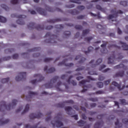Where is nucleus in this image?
<instances>
[{
	"mask_svg": "<svg viewBox=\"0 0 128 128\" xmlns=\"http://www.w3.org/2000/svg\"><path fill=\"white\" fill-rule=\"evenodd\" d=\"M86 18V15H80L77 16L78 20H84Z\"/></svg>",
	"mask_w": 128,
	"mask_h": 128,
	"instance_id": "52",
	"label": "nucleus"
},
{
	"mask_svg": "<svg viewBox=\"0 0 128 128\" xmlns=\"http://www.w3.org/2000/svg\"><path fill=\"white\" fill-rule=\"evenodd\" d=\"M48 72V74H52V72H55L56 69L54 68H50L48 70V66H45L44 68V72Z\"/></svg>",
	"mask_w": 128,
	"mask_h": 128,
	"instance_id": "20",
	"label": "nucleus"
},
{
	"mask_svg": "<svg viewBox=\"0 0 128 128\" xmlns=\"http://www.w3.org/2000/svg\"><path fill=\"white\" fill-rule=\"evenodd\" d=\"M77 8L78 10H84V6H77Z\"/></svg>",
	"mask_w": 128,
	"mask_h": 128,
	"instance_id": "56",
	"label": "nucleus"
},
{
	"mask_svg": "<svg viewBox=\"0 0 128 128\" xmlns=\"http://www.w3.org/2000/svg\"><path fill=\"white\" fill-rule=\"evenodd\" d=\"M58 80H60V77H58V76H54V78L50 80V84H44L45 88H52V86H50L52 82H53V84H54V82H56Z\"/></svg>",
	"mask_w": 128,
	"mask_h": 128,
	"instance_id": "11",
	"label": "nucleus"
},
{
	"mask_svg": "<svg viewBox=\"0 0 128 128\" xmlns=\"http://www.w3.org/2000/svg\"><path fill=\"white\" fill-rule=\"evenodd\" d=\"M38 50H40V48H34L30 50L29 52H38Z\"/></svg>",
	"mask_w": 128,
	"mask_h": 128,
	"instance_id": "46",
	"label": "nucleus"
},
{
	"mask_svg": "<svg viewBox=\"0 0 128 128\" xmlns=\"http://www.w3.org/2000/svg\"><path fill=\"white\" fill-rule=\"evenodd\" d=\"M94 39V37L90 36V37H86L84 38L85 42H90L92 40Z\"/></svg>",
	"mask_w": 128,
	"mask_h": 128,
	"instance_id": "41",
	"label": "nucleus"
},
{
	"mask_svg": "<svg viewBox=\"0 0 128 128\" xmlns=\"http://www.w3.org/2000/svg\"><path fill=\"white\" fill-rule=\"evenodd\" d=\"M84 70V66H82L76 69L75 70L76 72H80V70Z\"/></svg>",
	"mask_w": 128,
	"mask_h": 128,
	"instance_id": "58",
	"label": "nucleus"
},
{
	"mask_svg": "<svg viewBox=\"0 0 128 128\" xmlns=\"http://www.w3.org/2000/svg\"><path fill=\"white\" fill-rule=\"evenodd\" d=\"M104 94V92L102 90H98L94 93H90L89 94V96H92V94Z\"/></svg>",
	"mask_w": 128,
	"mask_h": 128,
	"instance_id": "26",
	"label": "nucleus"
},
{
	"mask_svg": "<svg viewBox=\"0 0 128 128\" xmlns=\"http://www.w3.org/2000/svg\"><path fill=\"white\" fill-rule=\"evenodd\" d=\"M111 14H110L108 16V20H112V18H118V14H124V12L121 10H118L116 11V9L114 8L112 10L110 11Z\"/></svg>",
	"mask_w": 128,
	"mask_h": 128,
	"instance_id": "5",
	"label": "nucleus"
},
{
	"mask_svg": "<svg viewBox=\"0 0 128 128\" xmlns=\"http://www.w3.org/2000/svg\"><path fill=\"white\" fill-rule=\"evenodd\" d=\"M25 128H38V124L32 126L30 124H26L25 125Z\"/></svg>",
	"mask_w": 128,
	"mask_h": 128,
	"instance_id": "34",
	"label": "nucleus"
},
{
	"mask_svg": "<svg viewBox=\"0 0 128 128\" xmlns=\"http://www.w3.org/2000/svg\"><path fill=\"white\" fill-rule=\"evenodd\" d=\"M1 8L5 10H10V8L8 6H6V5L4 4H1Z\"/></svg>",
	"mask_w": 128,
	"mask_h": 128,
	"instance_id": "43",
	"label": "nucleus"
},
{
	"mask_svg": "<svg viewBox=\"0 0 128 128\" xmlns=\"http://www.w3.org/2000/svg\"><path fill=\"white\" fill-rule=\"evenodd\" d=\"M96 86L99 88H102L104 87V83L102 82H98L96 83Z\"/></svg>",
	"mask_w": 128,
	"mask_h": 128,
	"instance_id": "40",
	"label": "nucleus"
},
{
	"mask_svg": "<svg viewBox=\"0 0 128 128\" xmlns=\"http://www.w3.org/2000/svg\"><path fill=\"white\" fill-rule=\"evenodd\" d=\"M124 76V71L122 70L116 72V74L113 76V78H122Z\"/></svg>",
	"mask_w": 128,
	"mask_h": 128,
	"instance_id": "18",
	"label": "nucleus"
},
{
	"mask_svg": "<svg viewBox=\"0 0 128 128\" xmlns=\"http://www.w3.org/2000/svg\"><path fill=\"white\" fill-rule=\"evenodd\" d=\"M120 102H121V104L123 106H126V100L122 99L120 100Z\"/></svg>",
	"mask_w": 128,
	"mask_h": 128,
	"instance_id": "57",
	"label": "nucleus"
},
{
	"mask_svg": "<svg viewBox=\"0 0 128 128\" xmlns=\"http://www.w3.org/2000/svg\"><path fill=\"white\" fill-rule=\"evenodd\" d=\"M43 116L42 114L40 113V112H38V114L32 113L30 114L29 116L30 120H34V118H42Z\"/></svg>",
	"mask_w": 128,
	"mask_h": 128,
	"instance_id": "10",
	"label": "nucleus"
},
{
	"mask_svg": "<svg viewBox=\"0 0 128 128\" xmlns=\"http://www.w3.org/2000/svg\"><path fill=\"white\" fill-rule=\"evenodd\" d=\"M18 102V100H12V104H9L8 106H6V103L4 101H2L0 104V112H2V108H6L7 110H10L11 108H14V106H16V103Z\"/></svg>",
	"mask_w": 128,
	"mask_h": 128,
	"instance_id": "1",
	"label": "nucleus"
},
{
	"mask_svg": "<svg viewBox=\"0 0 128 128\" xmlns=\"http://www.w3.org/2000/svg\"><path fill=\"white\" fill-rule=\"evenodd\" d=\"M100 46L101 48H102L100 50L102 54H108V50L106 48V43L101 44Z\"/></svg>",
	"mask_w": 128,
	"mask_h": 128,
	"instance_id": "17",
	"label": "nucleus"
},
{
	"mask_svg": "<svg viewBox=\"0 0 128 128\" xmlns=\"http://www.w3.org/2000/svg\"><path fill=\"white\" fill-rule=\"evenodd\" d=\"M28 28L29 29L36 28V30H44V26H41L40 24L36 26V24L32 22H30L28 25Z\"/></svg>",
	"mask_w": 128,
	"mask_h": 128,
	"instance_id": "6",
	"label": "nucleus"
},
{
	"mask_svg": "<svg viewBox=\"0 0 128 128\" xmlns=\"http://www.w3.org/2000/svg\"><path fill=\"white\" fill-rule=\"evenodd\" d=\"M66 60H66V59L64 60H63V62L58 63V66H62V65L64 64L66 66H68L69 68H70V67L72 66H74V64H72V63L66 64Z\"/></svg>",
	"mask_w": 128,
	"mask_h": 128,
	"instance_id": "19",
	"label": "nucleus"
},
{
	"mask_svg": "<svg viewBox=\"0 0 128 128\" xmlns=\"http://www.w3.org/2000/svg\"><path fill=\"white\" fill-rule=\"evenodd\" d=\"M34 78H38V80H36V79L34 80L30 81L31 84H36V82H42V80H44V78L40 74H34Z\"/></svg>",
	"mask_w": 128,
	"mask_h": 128,
	"instance_id": "8",
	"label": "nucleus"
},
{
	"mask_svg": "<svg viewBox=\"0 0 128 128\" xmlns=\"http://www.w3.org/2000/svg\"><path fill=\"white\" fill-rule=\"evenodd\" d=\"M68 12L72 14V16H76V14H80V12L76 10H69Z\"/></svg>",
	"mask_w": 128,
	"mask_h": 128,
	"instance_id": "22",
	"label": "nucleus"
},
{
	"mask_svg": "<svg viewBox=\"0 0 128 128\" xmlns=\"http://www.w3.org/2000/svg\"><path fill=\"white\" fill-rule=\"evenodd\" d=\"M90 14L91 16H97L98 18H102V16H100V14L98 12V14H94L92 12H90Z\"/></svg>",
	"mask_w": 128,
	"mask_h": 128,
	"instance_id": "30",
	"label": "nucleus"
},
{
	"mask_svg": "<svg viewBox=\"0 0 128 128\" xmlns=\"http://www.w3.org/2000/svg\"><path fill=\"white\" fill-rule=\"evenodd\" d=\"M28 94H29V96H30V98H32V96H36V95H38V93H36V92H28Z\"/></svg>",
	"mask_w": 128,
	"mask_h": 128,
	"instance_id": "37",
	"label": "nucleus"
},
{
	"mask_svg": "<svg viewBox=\"0 0 128 128\" xmlns=\"http://www.w3.org/2000/svg\"><path fill=\"white\" fill-rule=\"evenodd\" d=\"M89 32H90V29H86L82 31V35L83 36H86V34H89Z\"/></svg>",
	"mask_w": 128,
	"mask_h": 128,
	"instance_id": "35",
	"label": "nucleus"
},
{
	"mask_svg": "<svg viewBox=\"0 0 128 128\" xmlns=\"http://www.w3.org/2000/svg\"><path fill=\"white\" fill-rule=\"evenodd\" d=\"M10 82V78H2L1 80V82L2 84H6V82Z\"/></svg>",
	"mask_w": 128,
	"mask_h": 128,
	"instance_id": "33",
	"label": "nucleus"
},
{
	"mask_svg": "<svg viewBox=\"0 0 128 128\" xmlns=\"http://www.w3.org/2000/svg\"><path fill=\"white\" fill-rule=\"evenodd\" d=\"M10 56H7V57H5L4 58H0V62H2V60L5 61V60H10Z\"/></svg>",
	"mask_w": 128,
	"mask_h": 128,
	"instance_id": "45",
	"label": "nucleus"
},
{
	"mask_svg": "<svg viewBox=\"0 0 128 128\" xmlns=\"http://www.w3.org/2000/svg\"><path fill=\"white\" fill-rule=\"evenodd\" d=\"M122 122L123 124H128V119L124 118L122 120Z\"/></svg>",
	"mask_w": 128,
	"mask_h": 128,
	"instance_id": "59",
	"label": "nucleus"
},
{
	"mask_svg": "<svg viewBox=\"0 0 128 128\" xmlns=\"http://www.w3.org/2000/svg\"><path fill=\"white\" fill-rule=\"evenodd\" d=\"M104 78H106L104 76L102 75H100L99 76L98 80L102 81L104 80Z\"/></svg>",
	"mask_w": 128,
	"mask_h": 128,
	"instance_id": "55",
	"label": "nucleus"
},
{
	"mask_svg": "<svg viewBox=\"0 0 128 128\" xmlns=\"http://www.w3.org/2000/svg\"><path fill=\"white\" fill-rule=\"evenodd\" d=\"M102 58H98L96 61V64H94V60H92L90 63L89 64H90L92 68H96V66L100 64H102Z\"/></svg>",
	"mask_w": 128,
	"mask_h": 128,
	"instance_id": "13",
	"label": "nucleus"
},
{
	"mask_svg": "<svg viewBox=\"0 0 128 128\" xmlns=\"http://www.w3.org/2000/svg\"><path fill=\"white\" fill-rule=\"evenodd\" d=\"M94 50V48L92 46H89L88 48V51H84L85 54H88V52H90Z\"/></svg>",
	"mask_w": 128,
	"mask_h": 128,
	"instance_id": "38",
	"label": "nucleus"
},
{
	"mask_svg": "<svg viewBox=\"0 0 128 128\" xmlns=\"http://www.w3.org/2000/svg\"><path fill=\"white\" fill-rule=\"evenodd\" d=\"M56 28H58V30H62L64 28V25L62 24H59V25H56Z\"/></svg>",
	"mask_w": 128,
	"mask_h": 128,
	"instance_id": "48",
	"label": "nucleus"
},
{
	"mask_svg": "<svg viewBox=\"0 0 128 128\" xmlns=\"http://www.w3.org/2000/svg\"><path fill=\"white\" fill-rule=\"evenodd\" d=\"M110 2V0H92V2Z\"/></svg>",
	"mask_w": 128,
	"mask_h": 128,
	"instance_id": "36",
	"label": "nucleus"
},
{
	"mask_svg": "<svg viewBox=\"0 0 128 128\" xmlns=\"http://www.w3.org/2000/svg\"><path fill=\"white\" fill-rule=\"evenodd\" d=\"M96 8L98 10H101V12H106V9L103 8L102 6L100 5L96 6Z\"/></svg>",
	"mask_w": 128,
	"mask_h": 128,
	"instance_id": "31",
	"label": "nucleus"
},
{
	"mask_svg": "<svg viewBox=\"0 0 128 128\" xmlns=\"http://www.w3.org/2000/svg\"><path fill=\"white\" fill-rule=\"evenodd\" d=\"M29 110H30V104H27L26 106V108L22 112V114H26V112H28Z\"/></svg>",
	"mask_w": 128,
	"mask_h": 128,
	"instance_id": "28",
	"label": "nucleus"
},
{
	"mask_svg": "<svg viewBox=\"0 0 128 128\" xmlns=\"http://www.w3.org/2000/svg\"><path fill=\"white\" fill-rule=\"evenodd\" d=\"M74 78L73 76H70L68 79L67 80L66 82L68 84H70V80H72V78Z\"/></svg>",
	"mask_w": 128,
	"mask_h": 128,
	"instance_id": "61",
	"label": "nucleus"
},
{
	"mask_svg": "<svg viewBox=\"0 0 128 128\" xmlns=\"http://www.w3.org/2000/svg\"><path fill=\"white\" fill-rule=\"evenodd\" d=\"M64 36H70V31H66L64 32Z\"/></svg>",
	"mask_w": 128,
	"mask_h": 128,
	"instance_id": "51",
	"label": "nucleus"
},
{
	"mask_svg": "<svg viewBox=\"0 0 128 128\" xmlns=\"http://www.w3.org/2000/svg\"><path fill=\"white\" fill-rule=\"evenodd\" d=\"M88 100H90V102H98V98H90Z\"/></svg>",
	"mask_w": 128,
	"mask_h": 128,
	"instance_id": "50",
	"label": "nucleus"
},
{
	"mask_svg": "<svg viewBox=\"0 0 128 128\" xmlns=\"http://www.w3.org/2000/svg\"><path fill=\"white\" fill-rule=\"evenodd\" d=\"M90 82V80H82L81 82H79V84L80 86V84H82L83 85V88H92V85L91 84H88V85H84L86 84V82Z\"/></svg>",
	"mask_w": 128,
	"mask_h": 128,
	"instance_id": "16",
	"label": "nucleus"
},
{
	"mask_svg": "<svg viewBox=\"0 0 128 128\" xmlns=\"http://www.w3.org/2000/svg\"><path fill=\"white\" fill-rule=\"evenodd\" d=\"M51 114H52V112H50L48 114H47L48 116H49L46 118V122H50V120L52 118V116H50Z\"/></svg>",
	"mask_w": 128,
	"mask_h": 128,
	"instance_id": "47",
	"label": "nucleus"
},
{
	"mask_svg": "<svg viewBox=\"0 0 128 128\" xmlns=\"http://www.w3.org/2000/svg\"><path fill=\"white\" fill-rule=\"evenodd\" d=\"M55 118L57 120L55 121V123L54 124L52 122H51L54 128L56 124L57 128H60V126H62L64 124L60 121L62 120V115L60 114H58L57 116L55 117Z\"/></svg>",
	"mask_w": 128,
	"mask_h": 128,
	"instance_id": "4",
	"label": "nucleus"
},
{
	"mask_svg": "<svg viewBox=\"0 0 128 128\" xmlns=\"http://www.w3.org/2000/svg\"><path fill=\"white\" fill-rule=\"evenodd\" d=\"M36 10L38 14H42V16H46V11L42 8H36Z\"/></svg>",
	"mask_w": 128,
	"mask_h": 128,
	"instance_id": "15",
	"label": "nucleus"
},
{
	"mask_svg": "<svg viewBox=\"0 0 128 128\" xmlns=\"http://www.w3.org/2000/svg\"><path fill=\"white\" fill-rule=\"evenodd\" d=\"M120 4L123 6H128V2L126 1L120 2Z\"/></svg>",
	"mask_w": 128,
	"mask_h": 128,
	"instance_id": "49",
	"label": "nucleus"
},
{
	"mask_svg": "<svg viewBox=\"0 0 128 128\" xmlns=\"http://www.w3.org/2000/svg\"><path fill=\"white\" fill-rule=\"evenodd\" d=\"M18 3V0H12L10 1V4H16Z\"/></svg>",
	"mask_w": 128,
	"mask_h": 128,
	"instance_id": "53",
	"label": "nucleus"
},
{
	"mask_svg": "<svg viewBox=\"0 0 128 128\" xmlns=\"http://www.w3.org/2000/svg\"><path fill=\"white\" fill-rule=\"evenodd\" d=\"M82 58V56H76V58H75V60H80H80L79 61V64H82V62H84L85 60H86V58Z\"/></svg>",
	"mask_w": 128,
	"mask_h": 128,
	"instance_id": "21",
	"label": "nucleus"
},
{
	"mask_svg": "<svg viewBox=\"0 0 128 128\" xmlns=\"http://www.w3.org/2000/svg\"><path fill=\"white\" fill-rule=\"evenodd\" d=\"M77 122H78L79 126H84L86 124V122H84V121L82 120H80L78 121Z\"/></svg>",
	"mask_w": 128,
	"mask_h": 128,
	"instance_id": "29",
	"label": "nucleus"
},
{
	"mask_svg": "<svg viewBox=\"0 0 128 128\" xmlns=\"http://www.w3.org/2000/svg\"><path fill=\"white\" fill-rule=\"evenodd\" d=\"M82 0H70V2H74L75 4H80Z\"/></svg>",
	"mask_w": 128,
	"mask_h": 128,
	"instance_id": "42",
	"label": "nucleus"
},
{
	"mask_svg": "<svg viewBox=\"0 0 128 128\" xmlns=\"http://www.w3.org/2000/svg\"><path fill=\"white\" fill-rule=\"evenodd\" d=\"M66 8H74V4H70L69 5H66Z\"/></svg>",
	"mask_w": 128,
	"mask_h": 128,
	"instance_id": "63",
	"label": "nucleus"
},
{
	"mask_svg": "<svg viewBox=\"0 0 128 128\" xmlns=\"http://www.w3.org/2000/svg\"><path fill=\"white\" fill-rule=\"evenodd\" d=\"M26 76V72H20L18 76L16 77V82H20V80H24Z\"/></svg>",
	"mask_w": 128,
	"mask_h": 128,
	"instance_id": "9",
	"label": "nucleus"
},
{
	"mask_svg": "<svg viewBox=\"0 0 128 128\" xmlns=\"http://www.w3.org/2000/svg\"><path fill=\"white\" fill-rule=\"evenodd\" d=\"M44 36L45 38H49L48 41L46 40V42L56 44V42L54 40L58 39V36L56 35H52V33H50V32H48Z\"/></svg>",
	"mask_w": 128,
	"mask_h": 128,
	"instance_id": "3",
	"label": "nucleus"
},
{
	"mask_svg": "<svg viewBox=\"0 0 128 128\" xmlns=\"http://www.w3.org/2000/svg\"><path fill=\"white\" fill-rule=\"evenodd\" d=\"M72 110V108L70 106H66L65 108V110L67 112L68 114H72L70 110Z\"/></svg>",
	"mask_w": 128,
	"mask_h": 128,
	"instance_id": "27",
	"label": "nucleus"
},
{
	"mask_svg": "<svg viewBox=\"0 0 128 128\" xmlns=\"http://www.w3.org/2000/svg\"><path fill=\"white\" fill-rule=\"evenodd\" d=\"M112 55L108 58V64H115L116 63L114 62V60H116V56H114L115 52H113Z\"/></svg>",
	"mask_w": 128,
	"mask_h": 128,
	"instance_id": "12",
	"label": "nucleus"
},
{
	"mask_svg": "<svg viewBox=\"0 0 128 128\" xmlns=\"http://www.w3.org/2000/svg\"><path fill=\"white\" fill-rule=\"evenodd\" d=\"M13 60H16L18 58V54H14L12 56Z\"/></svg>",
	"mask_w": 128,
	"mask_h": 128,
	"instance_id": "62",
	"label": "nucleus"
},
{
	"mask_svg": "<svg viewBox=\"0 0 128 128\" xmlns=\"http://www.w3.org/2000/svg\"><path fill=\"white\" fill-rule=\"evenodd\" d=\"M48 22L50 24H54V22H60V19L49 20Z\"/></svg>",
	"mask_w": 128,
	"mask_h": 128,
	"instance_id": "32",
	"label": "nucleus"
},
{
	"mask_svg": "<svg viewBox=\"0 0 128 128\" xmlns=\"http://www.w3.org/2000/svg\"><path fill=\"white\" fill-rule=\"evenodd\" d=\"M112 86H116L118 88L119 90H122L124 88H126V86H123L122 88V82H120V84H118V82H112Z\"/></svg>",
	"mask_w": 128,
	"mask_h": 128,
	"instance_id": "14",
	"label": "nucleus"
},
{
	"mask_svg": "<svg viewBox=\"0 0 128 128\" xmlns=\"http://www.w3.org/2000/svg\"><path fill=\"white\" fill-rule=\"evenodd\" d=\"M110 80H108L104 81V84L105 86H108V84H109L110 82Z\"/></svg>",
	"mask_w": 128,
	"mask_h": 128,
	"instance_id": "64",
	"label": "nucleus"
},
{
	"mask_svg": "<svg viewBox=\"0 0 128 128\" xmlns=\"http://www.w3.org/2000/svg\"><path fill=\"white\" fill-rule=\"evenodd\" d=\"M60 84H62V82H59L57 83V84L56 86L57 90H58L59 92H60Z\"/></svg>",
	"mask_w": 128,
	"mask_h": 128,
	"instance_id": "44",
	"label": "nucleus"
},
{
	"mask_svg": "<svg viewBox=\"0 0 128 128\" xmlns=\"http://www.w3.org/2000/svg\"><path fill=\"white\" fill-rule=\"evenodd\" d=\"M11 16L12 18H18V20L16 21L18 24H20V26H24V20L26 18V16L24 15L16 16V14H11Z\"/></svg>",
	"mask_w": 128,
	"mask_h": 128,
	"instance_id": "2",
	"label": "nucleus"
},
{
	"mask_svg": "<svg viewBox=\"0 0 128 128\" xmlns=\"http://www.w3.org/2000/svg\"><path fill=\"white\" fill-rule=\"evenodd\" d=\"M104 114L98 115L97 118L100 120L99 122H96L94 125V128H100L102 126H104V121L102 120Z\"/></svg>",
	"mask_w": 128,
	"mask_h": 128,
	"instance_id": "7",
	"label": "nucleus"
},
{
	"mask_svg": "<svg viewBox=\"0 0 128 128\" xmlns=\"http://www.w3.org/2000/svg\"><path fill=\"white\" fill-rule=\"evenodd\" d=\"M120 44H122V48H123L124 50H128V45L122 42H120Z\"/></svg>",
	"mask_w": 128,
	"mask_h": 128,
	"instance_id": "25",
	"label": "nucleus"
},
{
	"mask_svg": "<svg viewBox=\"0 0 128 128\" xmlns=\"http://www.w3.org/2000/svg\"><path fill=\"white\" fill-rule=\"evenodd\" d=\"M75 28L76 30H82V26L80 25H76L75 26Z\"/></svg>",
	"mask_w": 128,
	"mask_h": 128,
	"instance_id": "54",
	"label": "nucleus"
},
{
	"mask_svg": "<svg viewBox=\"0 0 128 128\" xmlns=\"http://www.w3.org/2000/svg\"><path fill=\"white\" fill-rule=\"evenodd\" d=\"M10 122V120L6 119L5 120H4V118L0 120V126H2L3 124H6Z\"/></svg>",
	"mask_w": 128,
	"mask_h": 128,
	"instance_id": "23",
	"label": "nucleus"
},
{
	"mask_svg": "<svg viewBox=\"0 0 128 128\" xmlns=\"http://www.w3.org/2000/svg\"><path fill=\"white\" fill-rule=\"evenodd\" d=\"M52 58H45L44 59V62H50V60H52Z\"/></svg>",
	"mask_w": 128,
	"mask_h": 128,
	"instance_id": "60",
	"label": "nucleus"
},
{
	"mask_svg": "<svg viewBox=\"0 0 128 128\" xmlns=\"http://www.w3.org/2000/svg\"><path fill=\"white\" fill-rule=\"evenodd\" d=\"M6 18L2 16H0V22H6Z\"/></svg>",
	"mask_w": 128,
	"mask_h": 128,
	"instance_id": "39",
	"label": "nucleus"
},
{
	"mask_svg": "<svg viewBox=\"0 0 128 128\" xmlns=\"http://www.w3.org/2000/svg\"><path fill=\"white\" fill-rule=\"evenodd\" d=\"M114 68H123L124 70H126V66L124 64H120L114 67Z\"/></svg>",
	"mask_w": 128,
	"mask_h": 128,
	"instance_id": "24",
	"label": "nucleus"
}]
</instances>
